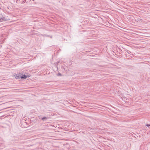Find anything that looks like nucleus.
I'll return each mask as SVG.
<instances>
[{
    "label": "nucleus",
    "instance_id": "nucleus-1",
    "mask_svg": "<svg viewBox=\"0 0 150 150\" xmlns=\"http://www.w3.org/2000/svg\"><path fill=\"white\" fill-rule=\"evenodd\" d=\"M5 21V18L2 16H0V22Z\"/></svg>",
    "mask_w": 150,
    "mask_h": 150
},
{
    "label": "nucleus",
    "instance_id": "nucleus-2",
    "mask_svg": "<svg viewBox=\"0 0 150 150\" xmlns=\"http://www.w3.org/2000/svg\"><path fill=\"white\" fill-rule=\"evenodd\" d=\"M21 75H18L17 74L15 76V78L16 79H19L21 78Z\"/></svg>",
    "mask_w": 150,
    "mask_h": 150
},
{
    "label": "nucleus",
    "instance_id": "nucleus-3",
    "mask_svg": "<svg viewBox=\"0 0 150 150\" xmlns=\"http://www.w3.org/2000/svg\"><path fill=\"white\" fill-rule=\"evenodd\" d=\"M47 118L44 117L42 118V120L43 121H45V120H47Z\"/></svg>",
    "mask_w": 150,
    "mask_h": 150
},
{
    "label": "nucleus",
    "instance_id": "nucleus-4",
    "mask_svg": "<svg viewBox=\"0 0 150 150\" xmlns=\"http://www.w3.org/2000/svg\"><path fill=\"white\" fill-rule=\"evenodd\" d=\"M21 79H26L27 78V76L25 75H24L23 76H21Z\"/></svg>",
    "mask_w": 150,
    "mask_h": 150
},
{
    "label": "nucleus",
    "instance_id": "nucleus-5",
    "mask_svg": "<svg viewBox=\"0 0 150 150\" xmlns=\"http://www.w3.org/2000/svg\"><path fill=\"white\" fill-rule=\"evenodd\" d=\"M127 52L129 54H130V53H131V52L127 50Z\"/></svg>",
    "mask_w": 150,
    "mask_h": 150
},
{
    "label": "nucleus",
    "instance_id": "nucleus-6",
    "mask_svg": "<svg viewBox=\"0 0 150 150\" xmlns=\"http://www.w3.org/2000/svg\"><path fill=\"white\" fill-rule=\"evenodd\" d=\"M147 126L149 127L150 126V125L149 124H147L146 125Z\"/></svg>",
    "mask_w": 150,
    "mask_h": 150
},
{
    "label": "nucleus",
    "instance_id": "nucleus-7",
    "mask_svg": "<svg viewBox=\"0 0 150 150\" xmlns=\"http://www.w3.org/2000/svg\"><path fill=\"white\" fill-rule=\"evenodd\" d=\"M59 75H61V74H59Z\"/></svg>",
    "mask_w": 150,
    "mask_h": 150
}]
</instances>
